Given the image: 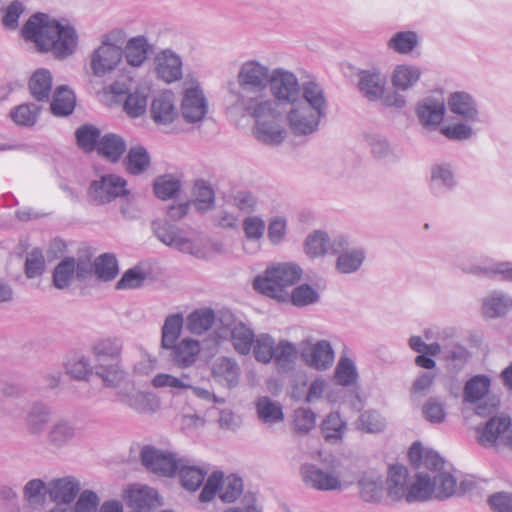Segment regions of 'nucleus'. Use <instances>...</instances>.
<instances>
[{"label":"nucleus","instance_id":"1","mask_svg":"<svg viewBox=\"0 0 512 512\" xmlns=\"http://www.w3.org/2000/svg\"><path fill=\"white\" fill-rule=\"evenodd\" d=\"M25 40L33 42L40 51H52L56 57L64 58L73 53L77 35L73 27L62 25L45 13L33 14L21 30Z\"/></svg>","mask_w":512,"mask_h":512},{"label":"nucleus","instance_id":"2","mask_svg":"<svg viewBox=\"0 0 512 512\" xmlns=\"http://www.w3.org/2000/svg\"><path fill=\"white\" fill-rule=\"evenodd\" d=\"M239 107L255 119L254 136L265 145H280L286 138V129L281 123L282 113L275 100L268 97L241 96Z\"/></svg>","mask_w":512,"mask_h":512},{"label":"nucleus","instance_id":"3","mask_svg":"<svg viewBox=\"0 0 512 512\" xmlns=\"http://www.w3.org/2000/svg\"><path fill=\"white\" fill-rule=\"evenodd\" d=\"M449 112L458 120L455 123L443 126L440 132L451 141L463 142L476 135V126L486 123L485 115L480 104L469 92L454 91L447 97Z\"/></svg>","mask_w":512,"mask_h":512},{"label":"nucleus","instance_id":"4","mask_svg":"<svg viewBox=\"0 0 512 512\" xmlns=\"http://www.w3.org/2000/svg\"><path fill=\"white\" fill-rule=\"evenodd\" d=\"M99 377L107 387L114 389V401L127 406L133 411L151 415L161 407L160 398L151 391L138 390L127 378L126 372L117 364L102 366Z\"/></svg>","mask_w":512,"mask_h":512},{"label":"nucleus","instance_id":"5","mask_svg":"<svg viewBox=\"0 0 512 512\" xmlns=\"http://www.w3.org/2000/svg\"><path fill=\"white\" fill-rule=\"evenodd\" d=\"M302 275L300 266L294 263H282L268 268L264 275H258L253 282L254 289L260 293L286 301L289 299L287 288L294 285Z\"/></svg>","mask_w":512,"mask_h":512},{"label":"nucleus","instance_id":"6","mask_svg":"<svg viewBox=\"0 0 512 512\" xmlns=\"http://www.w3.org/2000/svg\"><path fill=\"white\" fill-rule=\"evenodd\" d=\"M271 72L272 70L267 65L256 59L242 62L236 77L241 90L238 98L241 96L266 97L265 92L268 88Z\"/></svg>","mask_w":512,"mask_h":512},{"label":"nucleus","instance_id":"7","mask_svg":"<svg viewBox=\"0 0 512 512\" xmlns=\"http://www.w3.org/2000/svg\"><path fill=\"white\" fill-rule=\"evenodd\" d=\"M491 378L484 374L472 376L463 387V403L474 406L475 414L485 417L498 406V399L490 395Z\"/></svg>","mask_w":512,"mask_h":512},{"label":"nucleus","instance_id":"8","mask_svg":"<svg viewBox=\"0 0 512 512\" xmlns=\"http://www.w3.org/2000/svg\"><path fill=\"white\" fill-rule=\"evenodd\" d=\"M243 492V481L236 475L224 477L223 472L215 471L208 476L199 500L202 503L211 501L217 493L223 502H234Z\"/></svg>","mask_w":512,"mask_h":512},{"label":"nucleus","instance_id":"9","mask_svg":"<svg viewBox=\"0 0 512 512\" xmlns=\"http://www.w3.org/2000/svg\"><path fill=\"white\" fill-rule=\"evenodd\" d=\"M120 32L111 31L103 35L101 45L91 55V70L102 77L113 71L122 60V48L117 44Z\"/></svg>","mask_w":512,"mask_h":512},{"label":"nucleus","instance_id":"10","mask_svg":"<svg viewBox=\"0 0 512 512\" xmlns=\"http://www.w3.org/2000/svg\"><path fill=\"white\" fill-rule=\"evenodd\" d=\"M457 266L467 274L512 282V262L509 261H496L484 256L460 258Z\"/></svg>","mask_w":512,"mask_h":512},{"label":"nucleus","instance_id":"11","mask_svg":"<svg viewBox=\"0 0 512 512\" xmlns=\"http://www.w3.org/2000/svg\"><path fill=\"white\" fill-rule=\"evenodd\" d=\"M326 114L305 106L300 99L290 104L286 113L287 125L295 136H307L315 133Z\"/></svg>","mask_w":512,"mask_h":512},{"label":"nucleus","instance_id":"12","mask_svg":"<svg viewBox=\"0 0 512 512\" xmlns=\"http://www.w3.org/2000/svg\"><path fill=\"white\" fill-rule=\"evenodd\" d=\"M268 87L278 106L292 104L300 99V83L297 76L282 67L274 68L271 72Z\"/></svg>","mask_w":512,"mask_h":512},{"label":"nucleus","instance_id":"13","mask_svg":"<svg viewBox=\"0 0 512 512\" xmlns=\"http://www.w3.org/2000/svg\"><path fill=\"white\" fill-rule=\"evenodd\" d=\"M333 255H337L336 270L341 274L358 271L366 258L365 250L359 246H350L344 235L334 236Z\"/></svg>","mask_w":512,"mask_h":512},{"label":"nucleus","instance_id":"14","mask_svg":"<svg viewBox=\"0 0 512 512\" xmlns=\"http://www.w3.org/2000/svg\"><path fill=\"white\" fill-rule=\"evenodd\" d=\"M446 100L442 95H428L415 106V114L420 125L429 131L437 130L446 115Z\"/></svg>","mask_w":512,"mask_h":512},{"label":"nucleus","instance_id":"15","mask_svg":"<svg viewBox=\"0 0 512 512\" xmlns=\"http://www.w3.org/2000/svg\"><path fill=\"white\" fill-rule=\"evenodd\" d=\"M300 355L307 366L318 371L329 369L335 360L334 349L327 340H318L314 343L309 339L302 341Z\"/></svg>","mask_w":512,"mask_h":512},{"label":"nucleus","instance_id":"16","mask_svg":"<svg viewBox=\"0 0 512 512\" xmlns=\"http://www.w3.org/2000/svg\"><path fill=\"white\" fill-rule=\"evenodd\" d=\"M428 186L431 194L442 198L454 191L458 186L455 167L450 162H437L430 167Z\"/></svg>","mask_w":512,"mask_h":512},{"label":"nucleus","instance_id":"17","mask_svg":"<svg viewBox=\"0 0 512 512\" xmlns=\"http://www.w3.org/2000/svg\"><path fill=\"white\" fill-rule=\"evenodd\" d=\"M141 460L149 471L163 476H173L177 473L182 458H177L174 453L146 446L141 451Z\"/></svg>","mask_w":512,"mask_h":512},{"label":"nucleus","instance_id":"18","mask_svg":"<svg viewBox=\"0 0 512 512\" xmlns=\"http://www.w3.org/2000/svg\"><path fill=\"white\" fill-rule=\"evenodd\" d=\"M478 440L484 446L496 443L510 446L512 439V421L508 416L490 418L484 427L477 428Z\"/></svg>","mask_w":512,"mask_h":512},{"label":"nucleus","instance_id":"19","mask_svg":"<svg viewBox=\"0 0 512 512\" xmlns=\"http://www.w3.org/2000/svg\"><path fill=\"white\" fill-rule=\"evenodd\" d=\"M156 237L165 245L177 249L180 252L195 255L197 249L194 242L186 232L170 222H153Z\"/></svg>","mask_w":512,"mask_h":512},{"label":"nucleus","instance_id":"20","mask_svg":"<svg viewBox=\"0 0 512 512\" xmlns=\"http://www.w3.org/2000/svg\"><path fill=\"white\" fill-rule=\"evenodd\" d=\"M154 72L165 83H174L182 79L183 62L179 54L172 49H163L154 57Z\"/></svg>","mask_w":512,"mask_h":512},{"label":"nucleus","instance_id":"21","mask_svg":"<svg viewBox=\"0 0 512 512\" xmlns=\"http://www.w3.org/2000/svg\"><path fill=\"white\" fill-rule=\"evenodd\" d=\"M125 186L126 181L122 177L107 174L91 183L89 195L98 204L109 203L126 193Z\"/></svg>","mask_w":512,"mask_h":512},{"label":"nucleus","instance_id":"22","mask_svg":"<svg viewBox=\"0 0 512 512\" xmlns=\"http://www.w3.org/2000/svg\"><path fill=\"white\" fill-rule=\"evenodd\" d=\"M387 78L379 67L360 70L357 87L370 102L379 101L386 91Z\"/></svg>","mask_w":512,"mask_h":512},{"label":"nucleus","instance_id":"23","mask_svg":"<svg viewBox=\"0 0 512 512\" xmlns=\"http://www.w3.org/2000/svg\"><path fill=\"white\" fill-rule=\"evenodd\" d=\"M208 112L207 100L200 87L194 86L184 91L181 113L185 121L197 123L203 120Z\"/></svg>","mask_w":512,"mask_h":512},{"label":"nucleus","instance_id":"24","mask_svg":"<svg viewBox=\"0 0 512 512\" xmlns=\"http://www.w3.org/2000/svg\"><path fill=\"white\" fill-rule=\"evenodd\" d=\"M301 475L304 482L320 491H330L340 488L339 477L330 471H324L314 464H303Z\"/></svg>","mask_w":512,"mask_h":512},{"label":"nucleus","instance_id":"25","mask_svg":"<svg viewBox=\"0 0 512 512\" xmlns=\"http://www.w3.org/2000/svg\"><path fill=\"white\" fill-rule=\"evenodd\" d=\"M151 118L159 125L172 123L177 117L175 96L171 90H164L154 96L150 107Z\"/></svg>","mask_w":512,"mask_h":512},{"label":"nucleus","instance_id":"26","mask_svg":"<svg viewBox=\"0 0 512 512\" xmlns=\"http://www.w3.org/2000/svg\"><path fill=\"white\" fill-rule=\"evenodd\" d=\"M121 350L122 345L118 339L105 338L94 344L93 354L97 361L95 369L98 376L102 366L109 367L117 364L121 368L118 361Z\"/></svg>","mask_w":512,"mask_h":512},{"label":"nucleus","instance_id":"27","mask_svg":"<svg viewBox=\"0 0 512 512\" xmlns=\"http://www.w3.org/2000/svg\"><path fill=\"white\" fill-rule=\"evenodd\" d=\"M125 500L129 507L134 510H150L159 503L158 492L145 485H131L125 491Z\"/></svg>","mask_w":512,"mask_h":512},{"label":"nucleus","instance_id":"28","mask_svg":"<svg viewBox=\"0 0 512 512\" xmlns=\"http://www.w3.org/2000/svg\"><path fill=\"white\" fill-rule=\"evenodd\" d=\"M152 50L153 45L148 41L147 37L138 35L127 40L122 49V57L124 56L128 65L141 67L148 59Z\"/></svg>","mask_w":512,"mask_h":512},{"label":"nucleus","instance_id":"29","mask_svg":"<svg viewBox=\"0 0 512 512\" xmlns=\"http://www.w3.org/2000/svg\"><path fill=\"white\" fill-rule=\"evenodd\" d=\"M80 490V483L74 477L54 479L49 483L47 493L56 503L70 504Z\"/></svg>","mask_w":512,"mask_h":512},{"label":"nucleus","instance_id":"30","mask_svg":"<svg viewBox=\"0 0 512 512\" xmlns=\"http://www.w3.org/2000/svg\"><path fill=\"white\" fill-rule=\"evenodd\" d=\"M300 101L307 107L327 113L328 101L321 84L314 79L303 81L300 84Z\"/></svg>","mask_w":512,"mask_h":512},{"label":"nucleus","instance_id":"31","mask_svg":"<svg viewBox=\"0 0 512 512\" xmlns=\"http://www.w3.org/2000/svg\"><path fill=\"white\" fill-rule=\"evenodd\" d=\"M212 374L217 382L228 388H234L239 383L240 367L235 359L220 357L213 364Z\"/></svg>","mask_w":512,"mask_h":512},{"label":"nucleus","instance_id":"32","mask_svg":"<svg viewBox=\"0 0 512 512\" xmlns=\"http://www.w3.org/2000/svg\"><path fill=\"white\" fill-rule=\"evenodd\" d=\"M421 45V36L414 30H399L386 42L388 50L399 55H410Z\"/></svg>","mask_w":512,"mask_h":512},{"label":"nucleus","instance_id":"33","mask_svg":"<svg viewBox=\"0 0 512 512\" xmlns=\"http://www.w3.org/2000/svg\"><path fill=\"white\" fill-rule=\"evenodd\" d=\"M512 309V296L493 291L482 300V313L486 318L503 317Z\"/></svg>","mask_w":512,"mask_h":512},{"label":"nucleus","instance_id":"34","mask_svg":"<svg viewBox=\"0 0 512 512\" xmlns=\"http://www.w3.org/2000/svg\"><path fill=\"white\" fill-rule=\"evenodd\" d=\"M422 70L414 64H398L391 73L392 86L398 91L412 89L420 80Z\"/></svg>","mask_w":512,"mask_h":512},{"label":"nucleus","instance_id":"35","mask_svg":"<svg viewBox=\"0 0 512 512\" xmlns=\"http://www.w3.org/2000/svg\"><path fill=\"white\" fill-rule=\"evenodd\" d=\"M178 474L182 486L189 491H196L204 482L208 469L191 463L190 460L182 458Z\"/></svg>","mask_w":512,"mask_h":512},{"label":"nucleus","instance_id":"36","mask_svg":"<svg viewBox=\"0 0 512 512\" xmlns=\"http://www.w3.org/2000/svg\"><path fill=\"white\" fill-rule=\"evenodd\" d=\"M334 237L321 230L310 233L304 243V251L310 258H317L326 254L333 255Z\"/></svg>","mask_w":512,"mask_h":512},{"label":"nucleus","instance_id":"37","mask_svg":"<svg viewBox=\"0 0 512 512\" xmlns=\"http://www.w3.org/2000/svg\"><path fill=\"white\" fill-rule=\"evenodd\" d=\"M169 350H172L173 362L179 367L186 368L196 361L200 346L198 341L184 338L179 343H175Z\"/></svg>","mask_w":512,"mask_h":512},{"label":"nucleus","instance_id":"38","mask_svg":"<svg viewBox=\"0 0 512 512\" xmlns=\"http://www.w3.org/2000/svg\"><path fill=\"white\" fill-rule=\"evenodd\" d=\"M297 355L298 350L296 345L288 340H280L278 344L274 343L273 345L272 360L279 372L293 370Z\"/></svg>","mask_w":512,"mask_h":512},{"label":"nucleus","instance_id":"39","mask_svg":"<svg viewBox=\"0 0 512 512\" xmlns=\"http://www.w3.org/2000/svg\"><path fill=\"white\" fill-rule=\"evenodd\" d=\"M126 151L125 140L114 133H107L101 137L98 143V154L111 162L120 160Z\"/></svg>","mask_w":512,"mask_h":512},{"label":"nucleus","instance_id":"40","mask_svg":"<svg viewBox=\"0 0 512 512\" xmlns=\"http://www.w3.org/2000/svg\"><path fill=\"white\" fill-rule=\"evenodd\" d=\"M408 482V470L405 466L400 464L391 465L388 469V494L395 500H400L404 497Z\"/></svg>","mask_w":512,"mask_h":512},{"label":"nucleus","instance_id":"41","mask_svg":"<svg viewBox=\"0 0 512 512\" xmlns=\"http://www.w3.org/2000/svg\"><path fill=\"white\" fill-rule=\"evenodd\" d=\"M432 496L434 497L432 478L426 473H418L416 481L410 487H407L403 498L408 503H413L416 501H426Z\"/></svg>","mask_w":512,"mask_h":512},{"label":"nucleus","instance_id":"42","mask_svg":"<svg viewBox=\"0 0 512 512\" xmlns=\"http://www.w3.org/2000/svg\"><path fill=\"white\" fill-rule=\"evenodd\" d=\"M76 98L74 92L67 86H59L56 88L50 108L55 116H68L75 109Z\"/></svg>","mask_w":512,"mask_h":512},{"label":"nucleus","instance_id":"43","mask_svg":"<svg viewBox=\"0 0 512 512\" xmlns=\"http://www.w3.org/2000/svg\"><path fill=\"white\" fill-rule=\"evenodd\" d=\"M231 341L234 349L242 355H247L255 341L253 330L242 322L233 323L230 329Z\"/></svg>","mask_w":512,"mask_h":512},{"label":"nucleus","instance_id":"44","mask_svg":"<svg viewBox=\"0 0 512 512\" xmlns=\"http://www.w3.org/2000/svg\"><path fill=\"white\" fill-rule=\"evenodd\" d=\"M29 89L37 101H48L52 89V75L47 69L36 70L30 80Z\"/></svg>","mask_w":512,"mask_h":512},{"label":"nucleus","instance_id":"45","mask_svg":"<svg viewBox=\"0 0 512 512\" xmlns=\"http://www.w3.org/2000/svg\"><path fill=\"white\" fill-rule=\"evenodd\" d=\"M50 416L51 411L46 404L42 402L33 403L26 416L28 430L32 434H40L49 422Z\"/></svg>","mask_w":512,"mask_h":512},{"label":"nucleus","instance_id":"46","mask_svg":"<svg viewBox=\"0 0 512 512\" xmlns=\"http://www.w3.org/2000/svg\"><path fill=\"white\" fill-rule=\"evenodd\" d=\"M256 411L260 421L265 424H276L284 419L282 406L267 396H262L257 399Z\"/></svg>","mask_w":512,"mask_h":512},{"label":"nucleus","instance_id":"47","mask_svg":"<svg viewBox=\"0 0 512 512\" xmlns=\"http://www.w3.org/2000/svg\"><path fill=\"white\" fill-rule=\"evenodd\" d=\"M214 320L215 314L212 309H196L188 315L186 328L192 334L201 335L212 327Z\"/></svg>","mask_w":512,"mask_h":512},{"label":"nucleus","instance_id":"48","mask_svg":"<svg viewBox=\"0 0 512 512\" xmlns=\"http://www.w3.org/2000/svg\"><path fill=\"white\" fill-rule=\"evenodd\" d=\"M150 165V155L147 149L141 145L130 147L125 158L126 170L132 175L145 172Z\"/></svg>","mask_w":512,"mask_h":512},{"label":"nucleus","instance_id":"49","mask_svg":"<svg viewBox=\"0 0 512 512\" xmlns=\"http://www.w3.org/2000/svg\"><path fill=\"white\" fill-rule=\"evenodd\" d=\"M183 327V315L175 313L168 315L162 326L161 346L170 349L177 342Z\"/></svg>","mask_w":512,"mask_h":512},{"label":"nucleus","instance_id":"50","mask_svg":"<svg viewBox=\"0 0 512 512\" xmlns=\"http://www.w3.org/2000/svg\"><path fill=\"white\" fill-rule=\"evenodd\" d=\"M346 428L347 424L338 412L328 414L321 424L323 436L329 443L341 441Z\"/></svg>","mask_w":512,"mask_h":512},{"label":"nucleus","instance_id":"51","mask_svg":"<svg viewBox=\"0 0 512 512\" xmlns=\"http://www.w3.org/2000/svg\"><path fill=\"white\" fill-rule=\"evenodd\" d=\"M119 273L118 261L113 254L104 253L94 260V275L103 282L113 280Z\"/></svg>","mask_w":512,"mask_h":512},{"label":"nucleus","instance_id":"52","mask_svg":"<svg viewBox=\"0 0 512 512\" xmlns=\"http://www.w3.org/2000/svg\"><path fill=\"white\" fill-rule=\"evenodd\" d=\"M360 496L365 502H378L383 497L384 482L382 476L365 475L359 481Z\"/></svg>","mask_w":512,"mask_h":512},{"label":"nucleus","instance_id":"53","mask_svg":"<svg viewBox=\"0 0 512 512\" xmlns=\"http://www.w3.org/2000/svg\"><path fill=\"white\" fill-rule=\"evenodd\" d=\"M75 433L76 428L72 422L59 420L51 426L47 439L51 445L62 447L74 438Z\"/></svg>","mask_w":512,"mask_h":512},{"label":"nucleus","instance_id":"54","mask_svg":"<svg viewBox=\"0 0 512 512\" xmlns=\"http://www.w3.org/2000/svg\"><path fill=\"white\" fill-rule=\"evenodd\" d=\"M75 138L78 147L85 152L98 150L101 139L100 130L92 124H84L76 129Z\"/></svg>","mask_w":512,"mask_h":512},{"label":"nucleus","instance_id":"55","mask_svg":"<svg viewBox=\"0 0 512 512\" xmlns=\"http://www.w3.org/2000/svg\"><path fill=\"white\" fill-rule=\"evenodd\" d=\"M358 371L355 362L346 356H341L335 368V380L343 386L348 387L357 383Z\"/></svg>","mask_w":512,"mask_h":512},{"label":"nucleus","instance_id":"56","mask_svg":"<svg viewBox=\"0 0 512 512\" xmlns=\"http://www.w3.org/2000/svg\"><path fill=\"white\" fill-rule=\"evenodd\" d=\"M40 110L35 103H24L12 109L10 117L19 126L31 127L37 122Z\"/></svg>","mask_w":512,"mask_h":512},{"label":"nucleus","instance_id":"57","mask_svg":"<svg viewBox=\"0 0 512 512\" xmlns=\"http://www.w3.org/2000/svg\"><path fill=\"white\" fill-rule=\"evenodd\" d=\"M75 278V259L64 258L53 271V284L58 289H65L70 286Z\"/></svg>","mask_w":512,"mask_h":512},{"label":"nucleus","instance_id":"58","mask_svg":"<svg viewBox=\"0 0 512 512\" xmlns=\"http://www.w3.org/2000/svg\"><path fill=\"white\" fill-rule=\"evenodd\" d=\"M434 498L443 500L451 497L457 491V482L454 476L447 472L436 473L432 478Z\"/></svg>","mask_w":512,"mask_h":512},{"label":"nucleus","instance_id":"59","mask_svg":"<svg viewBox=\"0 0 512 512\" xmlns=\"http://www.w3.org/2000/svg\"><path fill=\"white\" fill-rule=\"evenodd\" d=\"M151 384L154 388L169 387L176 392L191 387L190 377L186 374L175 377L167 373H158L152 378Z\"/></svg>","mask_w":512,"mask_h":512},{"label":"nucleus","instance_id":"60","mask_svg":"<svg viewBox=\"0 0 512 512\" xmlns=\"http://www.w3.org/2000/svg\"><path fill=\"white\" fill-rule=\"evenodd\" d=\"M194 205L199 211L208 210L214 203L215 195L210 184L204 180H197L193 188Z\"/></svg>","mask_w":512,"mask_h":512},{"label":"nucleus","instance_id":"61","mask_svg":"<svg viewBox=\"0 0 512 512\" xmlns=\"http://www.w3.org/2000/svg\"><path fill=\"white\" fill-rule=\"evenodd\" d=\"M274 339L269 334H260L253 343V354L255 359L263 364H268L273 358Z\"/></svg>","mask_w":512,"mask_h":512},{"label":"nucleus","instance_id":"62","mask_svg":"<svg viewBox=\"0 0 512 512\" xmlns=\"http://www.w3.org/2000/svg\"><path fill=\"white\" fill-rule=\"evenodd\" d=\"M181 184L178 179L171 175L158 177L154 182V193L162 200L173 198L180 190Z\"/></svg>","mask_w":512,"mask_h":512},{"label":"nucleus","instance_id":"63","mask_svg":"<svg viewBox=\"0 0 512 512\" xmlns=\"http://www.w3.org/2000/svg\"><path fill=\"white\" fill-rule=\"evenodd\" d=\"M67 374L71 377L84 380L93 372V367L87 357L83 355H75L65 364Z\"/></svg>","mask_w":512,"mask_h":512},{"label":"nucleus","instance_id":"64","mask_svg":"<svg viewBox=\"0 0 512 512\" xmlns=\"http://www.w3.org/2000/svg\"><path fill=\"white\" fill-rule=\"evenodd\" d=\"M316 425V414L310 409L300 407L294 411L293 426L296 432L309 433Z\"/></svg>","mask_w":512,"mask_h":512}]
</instances>
